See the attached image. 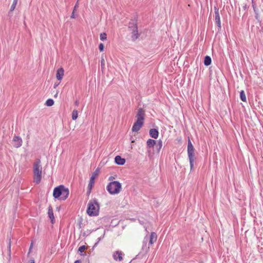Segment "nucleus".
I'll return each mask as SVG.
<instances>
[{"label": "nucleus", "mask_w": 263, "mask_h": 263, "mask_svg": "<svg viewBox=\"0 0 263 263\" xmlns=\"http://www.w3.org/2000/svg\"><path fill=\"white\" fill-rule=\"evenodd\" d=\"M145 116L144 110L142 108H139L136 116L137 120L134 123L132 128V132H137L141 129L144 124Z\"/></svg>", "instance_id": "1"}, {"label": "nucleus", "mask_w": 263, "mask_h": 263, "mask_svg": "<svg viewBox=\"0 0 263 263\" xmlns=\"http://www.w3.org/2000/svg\"><path fill=\"white\" fill-rule=\"evenodd\" d=\"M69 194L68 189L65 187L63 185H60L54 189L53 196L55 199L60 198L61 200H65L68 197Z\"/></svg>", "instance_id": "2"}, {"label": "nucleus", "mask_w": 263, "mask_h": 263, "mask_svg": "<svg viewBox=\"0 0 263 263\" xmlns=\"http://www.w3.org/2000/svg\"><path fill=\"white\" fill-rule=\"evenodd\" d=\"M99 204L96 199H91L89 201L87 209V213L89 216H98L99 213Z\"/></svg>", "instance_id": "3"}, {"label": "nucleus", "mask_w": 263, "mask_h": 263, "mask_svg": "<svg viewBox=\"0 0 263 263\" xmlns=\"http://www.w3.org/2000/svg\"><path fill=\"white\" fill-rule=\"evenodd\" d=\"M42 167L40 159L37 160L33 164L34 182L39 184L41 180Z\"/></svg>", "instance_id": "4"}, {"label": "nucleus", "mask_w": 263, "mask_h": 263, "mask_svg": "<svg viewBox=\"0 0 263 263\" xmlns=\"http://www.w3.org/2000/svg\"><path fill=\"white\" fill-rule=\"evenodd\" d=\"M121 183L118 181H111L106 186L107 191L111 195L119 194L121 191Z\"/></svg>", "instance_id": "5"}, {"label": "nucleus", "mask_w": 263, "mask_h": 263, "mask_svg": "<svg viewBox=\"0 0 263 263\" xmlns=\"http://www.w3.org/2000/svg\"><path fill=\"white\" fill-rule=\"evenodd\" d=\"M128 29L131 31L132 40L134 42L140 36V34L138 33L137 24L136 21L133 20L129 22Z\"/></svg>", "instance_id": "6"}, {"label": "nucleus", "mask_w": 263, "mask_h": 263, "mask_svg": "<svg viewBox=\"0 0 263 263\" xmlns=\"http://www.w3.org/2000/svg\"><path fill=\"white\" fill-rule=\"evenodd\" d=\"M187 154L190 161L191 170H192L194 166V162L195 159V148L189 138L187 143Z\"/></svg>", "instance_id": "7"}, {"label": "nucleus", "mask_w": 263, "mask_h": 263, "mask_svg": "<svg viewBox=\"0 0 263 263\" xmlns=\"http://www.w3.org/2000/svg\"><path fill=\"white\" fill-rule=\"evenodd\" d=\"M214 11H215V21L216 25L217 26L218 29H220L221 28V22H220V17L219 12V9L216 7H214Z\"/></svg>", "instance_id": "8"}, {"label": "nucleus", "mask_w": 263, "mask_h": 263, "mask_svg": "<svg viewBox=\"0 0 263 263\" xmlns=\"http://www.w3.org/2000/svg\"><path fill=\"white\" fill-rule=\"evenodd\" d=\"M124 254L120 251H115L112 255L113 258L116 261H121L123 260Z\"/></svg>", "instance_id": "9"}, {"label": "nucleus", "mask_w": 263, "mask_h": 263, "mask_svg": "<svg viewBox=\"0 0 263 263\" xmlns=\"http://www.w3.org/2000/svg\"><path fill=\"white\" fill-rule=\"evenodd\" d=\"M13 146L16 148L21 147L22 145V140L19 136H15L13 139Z\"/></svg>", "instance_id": "10"}, {"label": "nucleus", "mask_w": 263, "mask_h": 263, "mask_svg": "<svg viewBox=\"0 0 263 263\" xmlns=\"http://www.w3.org/2000/svg\"><path fill=\"white\" fill-rule=\"evenodd\" d=\"M64 70L62 67L59 68L57 71L56 78L58 80L61 81L64 76Z\"/></svg>", "instance_id": "11"}, {"label": "nucleus", "mask_w": 263, "mask_h": 263, "mask_svg": "<svg viewBox=\"0 0 263 263\" xmlns=\"http://www.w3.org/2000/svg\"><path fill=\"white\" fill-rule=\"evenodd\" d=\"M48 216L51 220L52 223H53L55 221L53 212L52 208L51 205H49L48 207Z\"/></svg>", "instance_id": "12"}, {"label": "nucleus", "mask_w": 263, "mask_h": 263, "mask_svg": "<svg viewBox=\"0 0 263 263\" xmlns=\"http://www.w3.org/2000/svg\"><path fill=\"white\" fill-rule=\"evenodd\" d=\"M157 239V235L155 232H152L149 238V245H153L156 241Z\"/></svg>", "instance_id": "13"}, {"label": "nucleus", "mask_w": 263, "mask_h": 263, "mask_svg": "<svg viewBox=\"0 0 263 263\" xmlns=\"http://www.w3.org/2000/svg\"><path fill=\"white\" fill-rule=\"evenodd\" d=\"M115 163L116 164H117L118 165H123L125 164V159L124 158H122L120 156H116V157L115 158Z\"/></svg>", "instance_id": "14"}, {"label": "nucleus", "mask_w": 263, "mask_h": 263, "mask_svg": "<svg viewBox=\"0 0 263 263\" xmlns=\"http://www.w3.org/2000/svg\"><path fill=\"white\" fill-rule=\"evenodd\" d=\"M149 135L152 138L157 139L159 135L158 130L156 128H152L149 130Z\"/></svg>", "instance_id": "15"}, {"label": "nucleus", "mask_w": 263, "mask_h": 263, "mask_svg": "<svg viewBox=\"0 0 263 263\" xmlns=\"http://www.w3.org/2000/svg\"><path fill=\"white\" fill-rule=\"evenodd\" d=\"M147 145L149 147H154L156 144V142L155 140L149 139L147 141Z\"/></svg>", "instance_id": "16"}, {"label": "nucleus", "mask_w": 263, "mask_h": 263, "mask_svg": "<svg viewBox=\"0 0 263 263\" xmlns=\"http://www.w3.org/2000/svg\"><path fill=\"white\" fill-rule=\"evenodd\" d=\"M211 58L210 56L206 55L204 58V64L205 66H209L211 64Z\"/></svg>", "instance_id": "17"}, {"label": "nucleus", "mask_w": 263, "mask_h": 263, "mask_svg": "<svg viewBox=\"0 0 263 263\" xmlns=\"http://www.w3.org/2000/svg\"><path fill=\"white\" fill-rule=\"evenodd\" d=\"M240 98L241 100L243 102L247 101L246 94L243 90H241V91L240 92Z\"/></svg>", "instance_id": "18"}, {"label": "nucleus", "mask_w": 263, "mask_h": 263, "mask_svg": "<svg viewBox=\"0 0 263 263\" xmlns=\"http://www.w3.org/2000/svg\"><path fill=\"white\" fill-rule=\"evenodd\" d=\"M94 183L95 178H93V177H91L88 185V188H90V190H91L92 186H93Z\"/></svg>", "instance_id": "19"}, {"label": "nucleus", "mask_w": 263, "mask_h": 263, "mask_svg": "<svg viewBox=\"0 0 263 263\" xmlns=\"http://www.w3.org/2000/svg\"><path fill=\"white\" fill-rule=\"evenodd\" d=\"M78 112L77 110H73L72 112V119L76 120L78 118Z\"/></svg>", "instance_id": "20"}, {"label": "nucleus", "mask_w": 263, "mask_h": 263, "mask_svg": "<svg viewBox=\"0 0 263 263\" xmlns=\"http://www.w3.org/2000/svg\"><path fill=\"white\" fill-rule=\"evenodd\" d=\"M54 104V101L52 99H48L46 102V103L45 104L47 106H51L52 105H53Z\"/></svg>", "instance_id": "21"}, {"label": "nucleus", "mask_w": 263, "mask_h": 263, "mask_svg": "<svg viewBox=\"0 0 263 263\" xmlns=\"http://www.w3.org/2000/svg\"><path fill=\"white\" fill-rule=\"evenodd\" d=\"M156 148L157 149L158 151H159V150L161 148L162 146V142L161 140H159L158 143H156L155 145Z\"/></svg>", "instance_id": "22"}, {"label": "nucleus", "mask_w": 263, "mask_h": 263, "mask_svg": "<svg viewBox=\"0 0 263 263\" xmlns=\"http://www.w3.org/2000/svg\"><path fill=\"white\" fill-rule=\"evenodd\" d=\"M17 1L18 0H13V3L11 6L10 11H13L14 10L17 3Z\"/></svg>", "instance_id": "23"}, {"label": "nucleus", "mask_w": 263, "mask_h": 263, "mask_svg": "<svg viewBox=\"0 0 263 263\" xmlns=\"http://www.w3.org/2000/svg\"><path fill=\"white\" fill-rule=\"evenodd\" d=\"M100 40L103 41L106 40L107 39V34H106V33H105V32L101 33L100 34Z\"/></svg>", "instance_id": "24"}, {"label": "nucleus", "mask_w": 263, "mask_h": 263, "mask_svg": "<svg viewBox=\"0 0 263 263\" xmlns=\"http://www.w3.org/2000/svg\"><path fill=\"white\" fill-rule=\"evenodd\" d=\"M100 172V169L99 168H97L93 173L92 174L91 177H93V178H95L97 176H98L99 173Z\"/></svg>", "instance_id": "25"}, {"label": "nucleus", "mask_w": 263, "mask_h": 263, "mask_svg": "<svg viewBox=\"0 0 263 263\" xmlns=\"http://www.w3.org/2000/svg\"><path fill=\"white\" fill-rule=\"evenodd\" d=\"M148 238L147 237H145L144 238L143 241V245L142 247L143 250H144L145 247H146V243H147V242L148 241Z\"/></svg>", "instance_id": "26"}, {"label": "nucleus", "mask_w": 263, "mask_h": 263, "mask_svg": "<svg viewBox=\"0 0 263 263\" xmlns=\"http://www.w3.org/2000/svg\"><path fill=\"white\" fill-rule=\"evenodd\" d=\"M8 256H9V259L10 260L11 258V242L9 241V245L8 247Z\"/></svg>", "instance_id": "27"}, {"label": "nucleus", "mask_w": 263, "mask_h": 263, "mask_svg": "<svg viewBox=\"0 0 263 263\" xmlns=\"http://www.w3.org/2000/svg\"><path fill=\"white\" fill-rule=\"evenodd\" d=\"M86 249V247H85V246L84 245H83L81 247H79V249H78V251L82 253L83 252L85 249Z\"/></svg>", "instance_id": "28"}, {"label": "nucleus", "mask_w": 263, "mask_h": 263, "mask_svg": "<svg viewBox=\"0 0 263 263\" xmlns=\"http://www.w3.org/2000/svg\"><path fill=\"white\" fill-rule=\"evenodd\" d=\"M99 49L100 51H103L104 49V45L102 43H100L99 46Z\"/></svg>", "instance_id": "29"}, {"label": "nucleus", "mask_w": 263, "mask_h": 263, "mask_svg": "<svg viewBox=\"0 0 263 263\" xmlns=\"http://www.w3.org/2000/svg\"><path fill=\"white\" fill-rule=\"evenodd\" d=\"M79 0H78V1H77V2L76 3V5H75V6H74V9H76V8L78 7V2H79Z\"/></svg>", "instance_id": "30"}, {"label": "nucleus", "mask_w": 263, "mask_h": 263, "mask_svg": "<svg viewBox=\"0 0 263 263\" xmlns=\"http://www.w3.org/2000/svg\"><path fill=\"white\" fill-rule=\"evenodd\" d=\"M252 6H253V9H255V8L256 7L255 4L254 3V2L253 1H252Z\"/></svg>", "instance_id": "31"}, {"label": "nucleus", "mask_w": 263, "mask_h": 263, "mask_svg": "<svg viewBox=\"0 0 263 263\" xmlns=\"http://www.w3.org/2000/svg\"><path fill=\"white\" fill-rule=\"evenodd\" d=\"M258 17H259V14H258V13H255V18L257 20H258Z\"/></svg>", "instance_id": "32"}, {"label": "nucleus", "mask_w": 263, "mask_h": 263, "mask_svg": "<svg viewBox=\"0 0 263 263\" xmlns=\"http://www.w3.org/2000/svg\"><path fill=\"white\" fill-rule=\"evenodd\" d=\"M104 65V59H102V60H101V66L102 67Z\"/></svg>", "instance_id": "33"}, {"label": "nucleus", "mask_w": 263, "mask_h": 263, "mask_svg": "<svg viewBox=\"0 0 263 263\" xmlns=\"http://www.w3.org/2000/svg\"><path fill=\"white\" fill-rule=\"evenodd\" d=\"M70 17L72 18H75L74 13H73V12H72L71 15L70 16Z\"/></svg>", "instance_id": "34"}, {"label": "nucleus", "mask_w": 263, "mask_h": 263, "mask_svg": "<svg viewBox=\"0 0 263 263\" xmlns=\"http://www.w3.org/2000/svg\"><path fill=\"white\" fill-rule=\"evenodd\" d=\"M29 263H34V260L33 259H31L29 260Z\"/></svg>", "instance_id": "35"}, {"label": "nucleus", "mask_w": 263, "mask_h": 263, "mask_svg": "<svg viewBox=\"0 0 263 263\" xmlns=\"http://www.w3.org/2000/svg\"><path fill=\"white\" fill-rule=\"evenodd\" d=\"M91 190H90V188H88V190L87 192L88 195H89L90 193Z\"/></svg>", "instance_id": "36"}, {"label": "nucleus", "mask_w": 263, "mask_h": 263, "mask_svg": "<svg viewBox=\"0 0 263 263\" xmlns=\"http://www.w3.org/2000/svg\"><path fill=\"white\" fill-rule=\"evenodd\" d=\"M255 13H258V10L257 9L256 7L255 8V9H253Z\"/></svg>", "instance_id": "37"}, {"label": "nucleus", "mask_w": 263, "mask_h": 263, "mask_svg": "<svg viewBox=\"0 0 263 263\" xmlns=\"http://www.w3.org/2000/svg\"><path fill=\"white\" fill-rule=\"evenodd\" d=\"M59 85V83L54 84V86H53L54 88H55Z\"/></svg>", "instance_id": "38"}, {"label": "nucleus", "mask_w": 263, "mask_h": 263, "mask_svg": "<svg viewBox=\"0 0 263 263\" xmlns=\"http://www.w3.org/2000/svg\"><path fill=\"white\" fill-rule=\"evenodd\" d=\"M74 263H81V261L80 260H77Z\"/></svg>", "instance_id": "39"}, {"label": "nucleus", "mask_w": 263, "mask_h": 263, "mask_svg": "<svg viewBox=\"0 0 263 263\" xmlns=\"http://www.w3.org/2000/svg\"><path fill=\"white\" fill-rule=\"evenodd\" d=\"M149 248V247H148L147 248H146V247L145 250V252H147V251L148 250Z\"/></svg>", "instance_id": "40"}, {"label": "nucleus", "mask_w": 263, "mask_h": 263, "mask_svg": "<svg viewBox=\"0 0 263 263\" xmlns=\"http://www.w3.org/2000/svg\"><path fill=\"white\" fill-rule=\"evenodd\" d=\"M75 104H76V105H78V104H79V102H78V101H76L75 102Z\"/></svg>", "instance_id": "41"}, {"label": "nucleus", "mask_w": 263, "mask_h": 263, "mask_svg": "<svg viewBox=\"0 0 263 263\" xmlns=\"http://www.w3.org/2000/svg\"><path fill=\"white\" fill-rule=\"evenodd\" d=\"M98 242L99 241L95 244L94 247L98 245Z\"/></svg>", "instance_id": "42"}, {"label": "nucleus", "mask_w": 263, "mask_h": 263, "mask_svg": "<svg viewBox=\"0 0 263 263\" xmlns=\"http://www.w3.org/2000/svg\"><path fill=\"white\" fill-rule=\"evenodd\" d=\"M58 93L57 92L56 94L54 95V97H57L58 96Z\"/></svg>", "instance_id": "43"}, {"label": "nucleus", "mask_w": 263, "mask_h": 263, "mask_svg": "<svg viewBox=\"0 0 263 263\" xmlns=\"http://www.w3.org/2000/svg\"><path fill=\"white\" fill-rule=\"evenodd\" d=\"M75 10H76V9H73V11H72V12H73V13H74Z\"/></svg>", "instance_id": "44"}]
</instances>
